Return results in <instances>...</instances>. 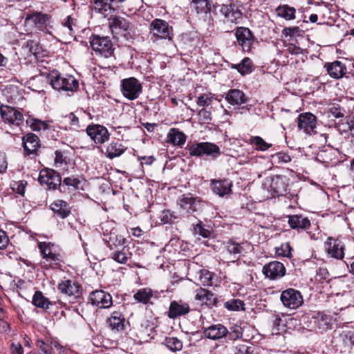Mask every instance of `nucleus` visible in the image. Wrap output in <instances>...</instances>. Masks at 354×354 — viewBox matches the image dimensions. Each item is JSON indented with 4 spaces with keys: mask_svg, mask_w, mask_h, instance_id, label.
<instances>
[{
    "mask_svg": "<svg viewBox=\"0 0 354 354\" xmlns=\"http://www.w3.org/2000/svg\"><path fill=\"white\" fill-rule=\"evenodd\" d=\"M48 83L58 91L75 92L79 88L78 81L72 75L62 76L54 71L47 76Z\"/></svg>",
    "mask_w": 354,
    "mask_h": 354,
    "instance_id": "nucleus-1",
    "label": "nucleus"
},
{
    "mask_svg": "<svg viewBox=\"0 0 354 354\" xmlns=\"http://www.w3.org/2000/svg\"><path fill=\"white\" fill-rule=\"evenodd\" d=\"M101 230L103 240L109 250L119 249L126 244L127 239L118 233L113 222L106 221L103 223L101 225Z\"/></svg>",
    "mask_w": 354,
    "mask_h": 354,
    "instance_id": "nucleus-2",
    "label": "nucleus"
},
{
    "mask_svg": "<svg viewBox=\"0 0 354 354\" xmlns=\"http://www.w3.org/2000/svg\"><path fill=\"white\" fill-rule=\"evenodd\" d=\"M149 30L150 39L153 42H156L159 39H172V27L165 20L153 19L150 24Z\"/></svg>",
    "mask_w": 354,
    "mask_h": 354,
    "instance_id": "nucleus-3",
    "label": "nucleus"
},
{
    "mask_svg": "<svg viewBox=\"0 0 354 354\" xmlns=\"http://www.w3.org/2000/svg\"><path fill=\"white\" fill-rule=\"evenodd\" d=\"M191 156L202 157L204 156L216 158L221 155V149L218 145L209 142L193 143L188 147Z\"/></svg>",
    "mask_w": 354,
    "mask_h": 354,
    "instance_id": "nucleus-4",
    "label": "nucleus"
},
{
    "mask_svg": "<svg viewBox=\"0 0 354 354\" xmlns=\"http://www.w3.org/2000/svg\"><path fill=\"white\" fill-rule=\"evenodd\" d=\"M91 46L97 55L109 58L113 55L114 48L109 37L93 35L91 39Z\"/></svg>",
    "mask_w": 354,
    "mask_h": 354,
    "instance_id": "nucleus-5",
    "label": "nucleus"
},
{
    "mask_svg": "<svg viewBox=\"0 0 354 354\" xmlns=\"http://www.w3.org/2000/svg\"><path fill=\"white\" fill-rule=\"evenodd\" d=\"M41 253L44 266L55 268L59 266L61 261L60 255L55 249L53 244L48 242H41L38 245Z\"/></svg>",
    "mask_w": 354,
    "mask_h": 354,
    "instance_id": "nucleus-6",
    "label": "nucleus"
},
{
    "mask_svg": "<svg viewBox=\"0 0 354 354\" xmlns=\"http://www.w3.org/2000/svg\"><path fill=\"white\" fill-rule=\"evenodd\" d=\"M142 91V84L135 77L126 78L121 82L122 93L124 97L129 100L138 98Z\"/></svg>",
    "mask_w": 354,
    "mask_h": 354,
    "instance_id": "nucleus-7",
    "label": "nucleus"
},
{
    "mask_svg": "<svg viewBox=\"0 0 354 354\" xmlns=\"http://www.w3.org/2000/svg\"><path fill=\"white\" fill-rule=\"evenodd\" d=\"M280 300L286 308L292 310L298 308L304 302L301 292L293 288L283 290L281 294Z\"/></svg>",
    "mask_w": 354,
    "mask_h": 354,
    "instance_id": "nucleus-8",
    "label": "nucleus"
},
{
    "mask_svg": "<svg viewBox=\"0 0 354 354\" xmlns=\"http://www.w3.org/2000/svg\"><path fill=\"white\" fill-rule=\"evenodd\" d=\"M235 37L238 44L244 52H250L255 41L252 31L245 27H238L235 30Z\"/></svg>",
    "mask_w": 354,
    "mask_h": 354,
    "instance_id": "nucleus-9",
    "label": "nucleus"
},
{
    "mask_svg": "<svg viewBox=\"0 0 354 354\" xmlns=\"http://www.w3.org/2000/svg\"><path fill=\"white\" fill-rule=\"evenodd\" d=\"M88 302L100 309L108 308L112 306V296L102 290H95L89 294Z\"/></svg>",
    "mask_w": 354,
    "mask_h": 354,
    "instance_id": "nucleus-10",
    "label": "nucleus"
},
{
    "mask_svg": "<svg viewBox=\"0 0 354 354\" xmlns=\"http://www.w3.org/2000/svg\"><path fill=\"white\" fill-rule=\"evenodd\" d=\"M86 132L97 145H102L109 140L110 133L108 129L100 124H89Z\"/></svg>",
    "mask_w": 354,
    "mask_h": 354,
    "instance_id": "nucleus-11",
    "label": "nucleus"
},
{
    "mask_svg": "<svg viewBox=\"0 0 354 354\" xmlns=\"http://www.w3.org/2000/svg\"><path fill=\"white\" fill-rule=\"evenodd\" d=\"M38 180L41 185H46L50 189H55L62 183L59 173L48 168L40 171Z\"/></svg>",
    "mask_w": 354,
    "mask_h": 354,
    "instance_id": "nucleus-12",
    "label": "nucleus"
},
{
    "mask_svg": "<svg viewBox=\"0 0 354 354\" xmlns=\"http://www.w3.org/2000/svg\"><path fill=\"white\" fill-rule=\"evenodd\" d=\"M48 20V15L41 12L32 11L27 14L25 24L26 26L33 27L39 30H43L46 28Z\"/></svg>",
    "mask_w": 354,
    "mask_h": 354,
    "instance_id": "nucleus-13",
    "label": "nucleus"
},
{
    "mask_svg": "<svg viewBox=\"0 0 354 354\" xmlns=\"http://www.w3.org/2000/svg\"><path fill=\"white\" fill-rule=\"evenodd\" d=\"M0 113L3 120L5 122L19 126L23 123L24 116L22 113L13 107L1 105Z\"/></svg>",
    "mask_w": 354,
    "mask_h": 354,
    "instance_id": "nucleus-14",
    "label": "nucleus"
},
{
    "mask_svg": "<svg viewBox=\"0 0 354 354\" xmlns=\"http://www.w3.org/2000/svg\"><path fill=\"white\" fill-rule=\"evenodd\" d=\"M263 273L266 277L275 280L283 277L286 274V268L279 261H272L263 267Z\"/></svg>",
    "mask_w": 354,
    "mask_h": 354,
    "instance_id": "nucleus-15",
    "label": "nucleus"
},
{
    "mask_svg": "<svg viewBox=\"0 0 354 354\" xmlns=\"http://www.w3.org/2000/svg\"><path fill=\"white\" fill-rule=\"evenodd\" d=\"M324 249L332 258L342 259L344 257V247L342 243L332 237H328L324 243Z\"/></svg>",
    "mask_w": 354,
    "mask_h": 354,
    "instance_id": "nucleus-16",
    "label": "nucleus"
},
{
    "mask_svg": "<svg viewBox=\"0 0 354 354\" xmlns=\"http://www.w3.org/2000/svg\"><path fill=\"white\" fill-rule=\"evenodd\" d=\"M316 117L310 113H304L297 118V126L300 130H303L306 134H311L316 128Z\"/></svg>",
    "mask_w": 354,
    "mask_h": 354,
    "instance_id": "nucleus-17",
    "label": "nucleus"
},
{
    "mask_svg": "<svg viewBox=\"0 0 354 354\" xmlns=\"http://www.w3.org/2000/svg\"><path fill=\"white\" fill-rule=\"evenodd\" d=\"M242 247L238 243L227 241L222 251L223 261L227 262H235L239 259V255L242 251Z\"/></svg>",
    "mask_w": 354,
    "mask_h": 354,
    "instance_id": "nucleus-18",
    "label": "nucleus"
},
{
    "mask_svg": "<svg viewBox=\"0 0 354 354\" xmlns=\"http://www.w3.org/2000/svg\"><path fill=\"white\" fill-rule=\"evenodd\" d=\"M109 27L113 35L126 36L129 32V23L123 17H113L109 19Z\"/></svg>",
    "mask_w": 354,
    "mask_h": 354,
    "instance_id": "nucleus-19",
    "label": "nucleus"
},
{
    "mask_svg": "<svg viewBox=\"0 0 354 354\" xmlns=\"http://www.w3.org/2000/svg\"><path fill=\"white\" fill-rule=\"evenodd\" d=\"M203 201L198 197H194L191 194H184L180 200V205L187 213L196 212L201 206Z\"/></svg>",
    "mask_w": 354,
    "mask_h": 354,
    "instance_id": "nucleus-20",
    "label": "nucleus"
},
{
    "mask_svg": "<svg viewBox=\"0 0 354 354\" xmlns=\"http://www.w3.org/2000/svg\"><path fill=\"white\" fill-rule=\"evenodd\" d=\"M220 12L224 17L225 22L238 24L241 19L242 12L235 5H222Z\"/></svg>",
    "mask_w": 354,
    "mask_h": 354,
    "instance_id": "nucleus-21",
    "label": "nucleus"
},
{
    "mask_svg": "<svg viewBox=\"0 0 354 354\" xmlns=\"http://www.w3.org/2000/svg\"><path fill=\"white\" fill-rule=\"evenodd\" d=\"M210 185L212 192L221 197L232 192V182L228 179L212 180Z\"/></svg>",
    "mask_w": 354,
    "mask_h": 354,
    "instance_id": "nucleus-22",
    "label": "nucleus"
},
{
    "mask_svg": "<svg viewBox=\"0 0 354 354\" xmlns=\"http://www.w3.org/2000/svg\"><path fill=\"white\" fill-rule=\"evenodd\" d=\"M324 67L329 75L333 79L339 80L344 77L347 73L346 65L340 61L326 63Z\"/></svg>",
    "mask_w": 354,
    "mask_h": 354,
    "instance_id": "nucleus-23",
    "label": "nucleus"
},
{
    "mask_svg": "<svg viewBox=\"0 0 354 354\" xmlns=\"http://www.w3.org/2000/svg\"><path fill=\"white\" fill-rule=\"evenodd\" d=\"M59 290L69 297H78L81 294L80 285L69 279L63 280L58 284Z\"/></svg>",
    "mask_w": 354,
    "mask_h": 354,
    "instance_id": "nucleus-24",
    "label": "nucleus"
},
{
    "mask_svg": "<svg viewBox=\"0 0 354 354\" xmlns=\"http://www.w3.org/2000/svg\"><path fill=\"white\" fill-rule=\"evenodd\" d=\"M23 146L27 155L35 153L39 147L38 136L34 133H28L23 137Z\"/></svg>",
    "mask_w": 354,
    "mask_h": 354,
    "instance_id": "nucleus-25",
    "label": "nucleus"
},
{
    "mask_svg": "<svg viewBox=\"0 0 354 354\" xmlns=\"http://www.w3.org/2000/svg\"><path fill=\"white\" fill-rule=\"evenodd\" d=\"M189 306L187 304L183 303L181 301H173L171 302L169 306L168 317L174 319L177 317L185 315L189 312Z\"/></svg>",
    "mask_w": 354,
    "mask_h": 354,
    "instance_id": "nucleus-26",
    "label": "nucleus"
},
{
    "mask_svg": "<svg viewBox=\"0 0 354 354\" xmlns=\"http://www.w3.org/2000/svg\"><path fill=\"white\" fill-rule=\"evenodd\" d=\"M288 224L292 229L297 231L306 230L310 226V221L302 215H290L288 216Z\"/></svg>",
    "mask_w": 354,
    "mask_h": 354,
    "instance_id": "nucleus-27",
    "label": "nucleus"
},
{
    "mask_svg": "<svg viewBox=\"0 0 354 354\" xmlns=\"http://www.w3.org/2000/svg\"><path fill=\"white\" fill-rule=\"evenodd\" d=\"M186 139L185 134L176 128L170 129L167 135V142L174 146L182 147Z\"/></svg>",
    "mask_w": 354,
    "mask_h": 354,
    "instance_id": "nucleus-28",
    "label": "nucleus"
},
{
    "mask_svg": "<svg viewBox=\"0 0 354 354\" xmlns=\"http://www.w3.org/2000/svg\"><path fill=\"white\" fill-rule=\"evenodd\" d=\"M287 187V178L285 176L277 175L272 177L270 180V189L277 194L282 195L286 193Z\"/></svg>",
    "mask_w": 354,
    "mask_h": 354,
    "instance_id": "nucleus-29",
    "label": "nucleus"
},
{
    "mask_svg": "<svg viewBox=\"0 0 354 354\" xmlns=\"http://www.w3.org/2000/svg\"><path fill=\"white\" fill-rule=\"evenodd\" d=\"M115 1V0H94L92 9L106 17L115 10L113 6Z\"/></svg>",
    "mask_w": 354,
    "mask_h": 354,
    "instance_id": "nucleus-30",
    "label": "nucleus"
},
{
    "mask_svg": "<svg viewBox=\"0 0 354 354\" xmlns=\"http://www.w3.org/2000/svg\"><path fill=\"white\" fill-rule=\"evenodd\" d=\"M227 333V329L221 324L212 325L204 331L205 337L214 340L223 337Z\"/></svg>",
    "mask_w": 354,
    "mask_h": 354,
    "instance_id": "nucleus-31",
    "label": "nucleus"
},
{
    "mask_svg": "<svg viewBox=\"0 0 354 354\" xmlns=\"http://www.w3.org/2000/svg\"><path fill=\"white\" fill-rule=\"evenodd\" d=\"M127 149V147L122 143L118 141H112L107 145L105 155L109 159H113L120 156Z\"/></svg>",
    "mask_w": 354,
    "mask_h": 354,
    "instance_id": "nucleus-32",
    "label": "nucleus"
},
{
    "mask_svg": "<svg viewBox=\"0 0 354 354\" xmlns=\"http://www.w3.org/2000/svg\"><path fill=\"white\" fill-rule=\"evenodd\" d=\"M195 299L207 306H216L217 298L216 296L210 291L204 288H200L196 290Z\"/></svg>",
    "mask_w": 354,
    "mask_h": 354,
    "instance_id": "nucleus-33",
    "label": "nucleus"
},
{
    "mask_svg": "<svg viewBox=\"0 0 354 354\" xmlns=\"http://www.w3.org/2000/svg\"><path fill=\"white\" fill-rule=\"evenodd\" d=\"M131 256L132 254L129 251V248L125 245L122 246L120 250V248L113 250L111 254H110V258L120 264L127 263Z\"/></svg>",
    "mask_w": 354,
    "mask_h": 354,
    "instance_id": "nucleus-34",
    "label": "nucleus"
},
{
    "mask_svg": "<svg viewBox=\"0 0 354 354\" xmlns=\"http://www.w3.org/2000/svg\"><path fill=\"white\" fill-rule=\"evenodd\" d=\"M225 100L232 105H241L247 102L245 95L239 89L230 90L226 94Z\"/></svg>",
    "mask_w": 354,
    "mask_h": 354,
    "instance_id": "nucleus-35",
    "label": "nucleus"
},
{
    "mask_svg": "<svg viewBox=\"0 0 354 354\" xmlns=\"http://www.w3.org/2000/svg\"><path fill=\"white\" fill-rule=\"evenodd\" d=\"M125 319L119 311H114L109 319V324L112 330L122 331L124 329Z\"/></svg>",
    "mask_w": 354,
    "mask_h": 354,
    "instance_id": "nucleus-36",
    "label": "nucleus"
},
{
    "mask_svg": "<svg viewBox=\"0 0 354 354\" xmlns=\"http://www.w3.org/2000/svg\"><path fill=\"white\" fill-rule=\"evenodd\" d=\"M51 209L62 218H66L71 213L70 208L66 202L57 200L50 205Z\"/></svg>",
    "mask_w": 354,
    "mask_h": 354,
    "instance_id": "nucleus-37",
    "label": "nucleus"
},
{
    "mask_svg": "<svg viewBox=\"0 0 354 354\" xmlns=\"http://www.w3.org/2000/svg\"><path fill=\"white\" fill-rule=\"evenodd\" d=\"M216 280V275L207 270H201L198 272L199 284L204 286H212Z\"/></svg>",
    "mask_w": 354,
    "mask_h": 354,
    "instance_id": "nucleus-38",
    "label": "nucleus"
},
{
    "mask_svg": "<svg viewBox=\"0 0 354 354\" xmlns=\"http://www.w3.org/2000/svg\"><path fill=\"white\" fill-rule=\"evenodd\" d=\"M32 303L37 308L46 310L49 308L52 303L44 297L41 291H36L32 297Z\"/></svg>",
    "mask_w": 354,
    "mask_h": 354,
    "instance_id": "nucleus-39",
    "label": "nucleus"
},
{
    "mask_svg": "<svg viewBox=\"0 0 354 354\" xmlns=\"http://www.w3.org/2000/svg\"><path fill=\"white\" fill-rule=\"evenodd\" d=\"M295 9L288 5L279 6L276 9L277 15L286 20H292L295 18Z\"/></svg>",
    "mask_w": 354,
    "mask_h": 354,
    "instance_id": "nucleus-40",
    "label": "nucleus"
},
{
    "mask_svg": "<svg viewBox=\"0 0 354 354\" xmlns=\"http://www.w3.org/2000/svg\"><path fill=\"white\" fill-rule=\"evenodd\" d=\"M250 143L254 147L255 149L262 151H265L272 147V144L266 142L260 136L250 137Z\"/></svg>",
    "mask_w": 354,
    "mask_h": 354,
    "instance_id": "nucleus-41",
    "label": "nucleus"
},
{
    "mask_svg": "<svg viewBox=\"0 0 354 354\" xmlns=\"http://www.w3.org/2000/svg\"><path fill=\"white\" fill-rule=\"evenodd\" d=\"M192 3L197 13H207L211 10L209 0H192Z\"/></svg>",
    "mask_w": 354,
    "mask_h": 354,
    "instance_id": "nucleus-42",
    "label": "nucleus"
},
{
    "mask_svg": "<svg viewBox=\"0 0 354 354\" xmlns=\"http://www.w3.org/2000/svg\"><path fill=\"white\" fill-rule=\"evenodd\" d=\"M223 306L231 311L245 310V303L239 299H231L225 301Z\"/></svg>",
    "mask_w": 354,
    "mask_h": 354,
    "instance_id": "nucleus-43",
    "label": "nucleus"
},
{
    "mask_svg": "<svg viewBox=\"0 0 354 354\" xmlns=\"http://www.w3.org/2000/svg\"><path fill=\"white\" fill-rule=\"evenodd\" d=\"M313 319L316 329L326 330L328 328V320L325 315L318 313L313 317Z\"/></svg>",
    "mask_w": 354,
    "mask_h": 354,
    "instance_id": "nucleus-44",
    "label": "nucleus"
},
{
    "mask_svg": "<svg viewBox=\"0 0 354 354\" xmlns=\"http://www.w3.org/2000/svg\"><path fill=\"white\" fill-rule=\"evenodd\" d=\"M153 296L152 290L150 288H142L139 290L133 296L134 299L139 302L147 304Z\"/></svg>",
    "mask_w": 354,
    "mask_h": 354,
    "instance_id": "nucleus-45",
    "label": "nucleus"
},
{
    "mask_svg": "<svg viewBox=\"0 0 354 354\" xmlns=\"http://www.w3.org/2000/svg\"><path fill=\"white\" fill-rule=\"evenodd\" d=\"M252 63L250 58H244L241 63L234 65L233 68H236L241 75L250 73L252 72Z\"/></svg>",
    "mask_w": 354,
    "mask_h": 354,
    "instance_id": "nucleus-46",
    "label": "nucleus"
},
{
    "mask_svg": "<svg viewBox=\"0 0 354 354\" xmlns=\"http://www.w3.org/2000/svg\"><path fill=\"white\" fill-rule=\"evenodd\" d=\"M164 344L172 351H180L183 348L182 342L175 337H165Z\"/></svg>",
    "mask_w": 354,
    "mask_h": 354,
    "instance_id": "nucleus-47",
    "label": "nucleus"
},
{
    "mask_svg": "<svg viewBox=\"0 0 354 354\" xmlns=\"http://www.w3.org/2000/svg\"><path fill=\"white\" fill-rule=\"evenodd\" d=\"M26 123L33 131L46 130L48 128L46 122L38 119L29 118L27 119Z\"/></svg>",
    "mask_w": 354,
    "mask_h": 354,
    "instance_id": "nucleus-48",
    "label": "nucleus"
},
{
    "mask_svg": "<svg viewBox=\"0 0 354 354\" xmlns=\"http://www.w3.org/2000/svg\"><path fill=\"white\" fill-rule=\"evenodd\" d=\"M271 160L273 163H288L291 160V158L288 153L281 151L272 155Z\"/></svg>",
    "mask_w": 354,
    "mask_h": 354,
    "instance_id": "nucleus-49",
    "label": "nucleus"
},
{
    "mask_svg": "<svg viewBox=\"0 0 354 354\" xmlns=\"http://www.w3.org/2000/svg\"><path fill=\"white\" fill-rule=\"evenodd\" d=\"M213 100L214 95L211 93H203L198 97L196 103L199 106H207L212 104Z\"/></svg>",
    "mask_w": 354,
    "mask_h": 354,
    "instance_id": "nucleus-50",
    "label": "nucleus"
},
{
    "mask_svg": "<svg viewBox=\"0 0 354 354\" xmlns=\"http://www.w3.org/2000/svg\"><path fill=\"white\" fill-rule=\"evenodd\" d=\"M304 31L301 30L298 26L286 27L282 30V35L285 37H292L294 36H300Z\"/></svg>",
    "mask_w": 354,
    "mask_h": 354,
    "instance_id": "nucleus-51",
    "label": "nucleus"
},
{
    "mask_svg": "<svg viewBox=\"0 0 354 354\" xmlns=\"http://www.w3.org/2000/svg\"><path fill=\"white\" fill-rule=\"evenodd\" d=\"M277 256L283 257H290L291 255V247L289 243H284L279 248H276Z\"/></svg>",
    "mask_w": 354,
    "mask_h": 354,
    "instance_id": "nucleus-52",
    "label": "nucleus"
},
{
    "mask_svg": "<svg viewBox=\"0 0 354 354\" xmlns=\"http://www.w3.org/2000/svg\"><path fill=\"white\" fill-rule=\"evenodd\" d=\"M153 330L152 326L148 321H145V323L141 324L140 328L139 329L140 337L141 339H145L150 335L151 332Z\"/></svg>",
    "mask_w": 354,
    "mask_h": 354,
    "instance_id": "nucleus-53",
    "label": "nucleus"
},
{
    "mask_svg": "<svg viewBox=\"0 0 354 354\" xmlns=\"http://www.w3.org/2000/svg\"><path fill=\"white\" fill-rule=\"evenodd\" d=\"M81 183V180L79 178L75 177H67L65 178L63 180L64 185L68 187H71L75 190L80 188Z\"/></svg>",
    "mask_w": 354,
    "mask_h": 354,
    "instance_id": "nucleus-54",
    "label": "nucleus"
},
{
    "mask_svg": "<svg viewBox=\"0 0 354 354\" xmlns=\"http://www.w3.org/2000/svg\"><path fill=\"white\" fill-rule=\"evenodd\" d=\"M27 182L25 180L15 181L11 185L12 189L21 196L24 194Z\"/></svg>",
    "mask_w": 354,
    "mask_h": 354,
    "instance_id": "nucleus-55",
    "label": "nucleus"
},
{
    "mask_svg": "<svg viewBox=\"0 0 354 354\" xmlns=\"http://www.w3.org/2000/svg\"><path fill=\"white\" fill-rule=\"evenodd\" d=\"M234 354H253L252 347L246 344H237L234 346Z\"/></svg>",
    "mask_w": 354,
    "mask_h": 354,
    "instance_id": "nucleus-56",
    "label": "nucleus"
},
{
    "mask_svg": "<svg viewBox=\"0 0 354 354\" xmlns=\"http://www.w3.org/2000/svg\"><path fill=\"white\" fill-rule=\"evenodd\" d=\"M198 115L200 121L203 123L209 124L212 120L211 112L206 110L205 109H201L198 113Z\"/></svg>",
    "mask_w": 354,
    "mask_h": 354,
    "instance_id": "nucleus-57",
    "label": "nucleus"
},
{
    "mask_svg": "<svg viewBox=\"0 0 354 354\" xmlns=\"http://www.w3.org/2000/svg\"><path fill=\"white\" fill-rule=\"evenodd\" d=\"M194 233L196 235H199L204 238L209 237L211 234L210 231L205 229L201 223H198L194 226Z\"/></svg>",
    "mask_w": 354,
    "mask_h": 354,
    "instance_id": "nucleus-58",
    "label": "nucleus"
},
{
    "mask_svg": "<svg viewBox=\"0 0 354 354\" xmlns=\"http://www.w3.org/2000/svg\"><path fill=\"white\" fill-rule=\"evenodd\" d=\"M242 328L240 326H235L230 328L229 337L230 339L236 340L242 337Z\"/></svg>",
    "mask_w": 354,
    "mask_h": 354,
    "instance_id": "nucleus-59",
    "label": "nucleus"
},
{
    "mask_svg": "<svg viewBox=\"0 0 354 354\" xmlns=\"http://www.w3.org/2000/svg\"><path fill=\"white\" fill-rule=\"evenodd\" d=\"M174 216L169 210L165 209L162 212L160 220L164 223H172L174 221Z\"/></svg>",
    "mask_w": 354,
    "mask_h": 354,
    "instance_id": "nucleus-60",
    "label": "nucleus"
},
{
    "mask_svg": "<svg viewBox=\"0 0 354 354\" xmlns=\"http://www.w3.org/2000/svg\"><path fill=\"white\" fill-rule=\"evenodd\" d=\"M36 345L43 352L44 354H52L51 348L42 339H37Z\"/></svg>",
    "mask_w": 354,
    "mask_h": 354,
    "instance_id": "nucleus-61",
    "label": "nucleus"
},
{
    "mask_svg": "<svg viewBox=\"0 0 354 354\" xmlns=\"http://www.w3.org/2000/svg\"><path fill=\"white\" fill-rule=\"evenodd\" d=\"M62 25L67 28L69 32L73 31V27L76 25V19L71 16H68L66 19L62 22Z\"/></svg>",
    "mask_w": 354,
    "mask_h": 354,
    "instance_id": "nucleus-62",
    "label": "nucleus"
},
{
    "mask_svg": "<svg viewBox=\"0 0 354 354\" xmlns=\"http://www.w3.org/2000/svg\"><path fill=\"white\" fill-rule=\"evenodd\" d=\"M50 345L55 348L59 353H64L66 349L64 347L59 343V340L57 338L51 337L48 340Z\"/></svg>",
    "mask_w": 354,
    "mask_h": 354,
    "instance_id": "nucleus-63",
    "label": "nucleus"
},
{
    "mask_svg": "<svg viewBox=\"0 0 354 354\" xmlns=\"http://www.w3.org/2000/svg\"><path fill=\"white\" fill-rule=\"evenodd\" d=\"M10 354H24V349L20 343H12L10 346Z\"/></svg>",
    "mask_w": 354,
    "mask_h": 354,
    "instance_id": "nucleus-64",
    "label": "nucleus"
}]
</instances>
